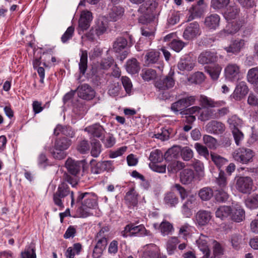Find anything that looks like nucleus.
<instances>
[{
    "label": "nucleus",
    "instance_id": "nucleus-52",
    "mask_svg": "<svg viewBox=\"0 0 258 258\" xmlns=\"http://www.w3.org/2000/svg\"><path fill=\"white\" fill-rule=\"evenodd\" d=\"M203 141L205 144L210 149H216L217 147V142L216 140L209 135H204L203 137Z\"/></svg>",
    "mask_w": 258,
    "mask_h": 258
},
{
    "label": "nucleus",
    "instance_id": "nucleus-56",
    "mask_svg": "<svg viewBox=\"0 0 258 258\" xmlns=\"http://www.w3.org/2000/svg\"><path fill=\"white\" fill-rule=\"evenodd\" d=\"M90 149V145L88 141L82 140L79 142L77 146V150L81 153L84 154L87 152Z\"/></svg>",
    "mask_w": 258,
    "mask_h": 258
},
{
    "label": "nucleus",
    "instance_id": "nucleus-35",
    "mask_svg": "<svg viewBox=\"0 0 258 258\" xmlns=\"http://www.w3.org/2000/svg\"><path fill=\"white\" fill-rule=\"evenodd\" d=\"M82 250V245L79 243H75L73 246L69 247L65 252L67 258H74L76 254H79Z\"/></svg>",
    "mask_w": 258,
    "mask_h": 258
},
{
    "label": "nucleus",
    "instance_id": "nucleus-58",
    "mask_svg": "<svg viewBox=\"0 0 258 258\" xmlns=\"http://www.w3.org/2000/svg\"><path fill=\"white\" fill-rule=\"evenodd\" d=\"M121 87L118 82H114L110 85L108 94L112 96H117L119 94Z\"/></svg>",
    "mask_w": 258,
    "mask_h": 258
},
{
    "label": "nucleus",
    "instance_id": "nucleus-47",
    "mask_svg": "<svg viewBox=\"0 0 258 258\" xmlns=\"http://www.w3.org/2000/svg\"><path fill=\"white\" fill-rule=\"evenodd\" d=\"M239 11V9L236 7H230L225 13L224 17L228 21L232 20L236 18Z\"/></svg>",
    "mask_w": 258,
    "mask_h": 258
},
{
    "label": "nucleus",
    "instance_id": "nucleus-59",
    "mask_svg": "<svg viewBox=\"0 0 258 258\" xmlns=\"http://www.w3.org/2000/svg\"><path fill=\"white\" fill-rule=\"evenodd\" d=\"M74 30L75 28L74 27L70 26L68 27L61 38V41L63 43H66L71 39L73 36Z\"/></svg>",
    "mask_w": 258,
    "mask_h": 258
},
{
    "label": "nucleus",
    "instance_id": "nucleus-21",
    "mask_svg": "<svg viewBox=\"0 0 258 258\" xmlns=\"http://www.w3.org/2000/svg\"><path fill=\"white\" fill-rule=\"evenodd\" d=\"M240 24L237 22L233 21L231 23L229 22L227 25L225 29L221 31L219 35L220 37H225L229 34H233L236 33L240 29Z\"/></svg>",
    "mask_w": 258,
    "mask_h": 258
},
{
    "label": "nucleus",
    "instance_id": "nucleus-29",
    "mask_svg": "<svg viewBox=\"0 0 258 258\" xmlns=\"http://www.w3.org/2000/svg\"><path fill=\"white\" fill-rule=\"evenodd\" d=\"M124 199L128 207H135L138 204V194L135 189L132 188L126 193Z\"/></svg>",
    "mask_w": 258,
    "mask_h": 258
},
{
    "label": "nucleus",
    "instance_id": "nucleus-31",
    "mask_svg": "<svg viewBox=\"0 0 258 258\" xmlns=\"http://www.w3.org/2000/svg\"><path fill=\"white\" fill-rule=\"evenodd\" d=\"M159 53L154 50L148 51L145 56V62L147 65L155 63L158 60Z\"/></svg>",
    "mask_w": 258,
    "mask_h": 258
},
{
    "label": "nucleus",
    "instance_id": "nucleus-10",
    "mask_svg": "<svg viewBox=\"0 0 258 258\" xmlns=\"http://www.w3.org/2000/svg\"><path fill=\"white\" fill-rule=\"evenodd\" d=\"M76 90L78 96L83 99L90 100L95 97V91L88 84H84L79 86Z\"/></svg>",
    "mask_w": 258,
    "mask_h": 258
},
{
    "label": "nucleus",
    "instance_id": "nucleus-3",
    "mask_svg": "<svg viewBox=\"0 0 258 258\" xmlns=\"http://www.w3.org/2000/svg\"><path fill=\"white\" fill-rule=\"evenodd\" d=\"M71 140L66 137L57 138L54 142V148H45L46 150H48L50 152L53 158L61 160L64 159L67 154L64 152L67 150L71 145Z\"/></svg>",
    "mask_w": 258,
    "mask_h": 258
},
{
    "label": "nucleus",
    "instance_id": "nucleus-5",
    "mask_svg": "<svg viewBox=\"0 0 258 258\" xmlns=\"http://www.w3.org/2000/svg\"><path fill=\"white\" fill-rule=\"evenodd\" d=\"M224 73L227 80L232 82L237 81L240 79V68L236 63H228L224 69Z\"/></svg>",
    "mask_w": 258,
    "mask_h": 258
},
{
    "label": "nucleus",
    "instance_id": "nucleus-22",
    "mask_svg": "<svg viewBox=\"0 0 258 258\" xmlns=\"http://www.w3.org/2000/svg\"><path fill=\"white\" fill-rule=\"evenodd\" d=\"M220 20L218 15L211 14L205 18V24L209 29L215 30L219 25Z\"/></svg>",
    "mask_w": 258,
    "mask_h": 258
},
{
    "label": "nucleus",
    "instance_id": "nucleus-64",
    "mask_svg": "<svg viewBox=\"0 0 258 258\" xmlns=\"http://www.w3.org/2000/svg\"><path fill=\"white\" fill-rule=\"evenodd\" d=\"M223 254V249L220 243L217 241L214 242L213 247V255L217 256L218 258Z\"/></svg>",
    "mask_w": 258,
    "mask_h": 258
},
{
    "label": "nucleus",
    "instance_id": "nucleus-1",
    "mask_svg": "<svg viewBox=\"0 0 258 258\" xmlns=\"http://www.w3.org/2000/svg\"><path fill=\"white\" fill-rule=\"evenodd\" d=\"M76 202L82 204L77 211L79 217L81 218H86L93 215L91 210L97 206L96 196L92 193L79 194Z\"/></svg>",
    "mask_w": 258,
    "mask_h": 258
},
{
    "label": "nucleus",
    "instance_id": "nucleus-45",
    "mask_svg": "<svg viewBox=\"0 0 258 258\" xmlns=\"http://www.w3.org/2000/svg\"><path fill=\"white\" fill-rule=\"evenodd\" d=\"M210 155L212 161L219 168H220L227 162L226 159L215 153L211 152Z\"/></svg>",
    "mask_w": 258,
    "mask_h": 258
},
{
    "label": "nucleus",
    "instance_id": "nucleus-46",
    "mask_svg": "<svg viewBox=\"0 0 258 258\" xmlns=\"http://www.w3.org/2000/svg\"><path fill=\"white\" fill-rule=\"evenodd\" d=\"M222 68L219 64L210 67L207 69V72L213 80H217L219 77Z\"/></svg>",
    "mask_w": 258,
    "mask_h": 258
},
{
    "label": "nucleus",
    "instance_id": "nucleus-36",
    "mask_svg": "<svg viewBox=\"0 0 258 258\" xmlns=\"http://www.w3.org/2000/svg\"><path fill=\"white\" fill-rule=\"evenodd\" d=\"M231 217L233 221L240 222L244 219L245 212L240 206H237L234 210H232Z\"/></svg>",
    "mask_w": 258,
    "mask_h": 258
},
{
    "label": "nucleus",
    "instance_id": "nucleus-20",
    "mask_svg": "<svg viewBox=\"0 0 258 258\" xmlns=\"http://www.w3.org/2000/svg\"><path fill=\"white\" fill-rule=\"evenodd\" d=\"M157 6L155 0H147L139 8V11L141 13L150 15L152 13Z\"/></svg>",
    "mask_w": 258,
    "mask_h": 258
},
{
    "label": "nucleus",
    "instance_id": "nucleus-40",
    "mask_svg": "<svg viewBox=\"0 0 258 258\" xmlns=\"http://www.w3.org/2000/svg\"><path fill=\"white\" fill-rule=\"evenodd\" d=\"M192 166L199 178H203L205 176V168L204 164L202 162L195 160L192 164Z\"/></svg>",
    "mask_w": 258,
    "mask_h": 258
},
{
    "label": "nucleus",
    "instance_id": "nucleus-28",
    "mask_svg": "<svg viewBox=\"0 0 258 258\" xmlns=\"http://www.w3.org/2000/svg\"><path fill=\"white\" fill-rule=\"evenodd\" d=\"M159 229L163 236L171 235L174 231L172 224L166 220H164L160 223Z\"/></svg>",
    "mask_w": 258,
    "mask_h": 258
},
{
    "label": "nucleus",
    "instance_id": "nucleus-6",
    "mask_svg": "<svg viewBox=\"0 0 258 258\" xmlns=\"http://www.w3.org/2000/svg\"><path fill=\"white\" fill-rule=\"evenodd\" d=\"M252 186L253 181L250 177H240L236 181L237 189L243 194L249 193L252 190Z\"/></svg>",
    "mask_w": 258,
    "mask_h": 258
},
{
    "label": "nucleus",
    "instance_id": "nucleus-4",
    "mask_svg": "<svg viewBox=\"0 0 258 258\" xmlns=\"http://www.w3.org/2000/svg\"><path fill=\"white\" fill-rule=\"evenodd\" d=\"M254 153L250 149L241 148L235 150L232 153L234 159L242 164H248L252 161Z\"/></svg>",
    "mask_w": 258,
    "mask_h": 258
},
{
    "label": "nucleus",
    "instance_id": "nucleus-7",
    "mask_svg": "<svg viewBox=\"0 0 258 258\" xmlns=\"http://www.w3.org/2000/svg\"><path fill=\"white\" fill-rule=\"evenodd\" d=\"M201 33L199 25L197 22L190 23L185 29L183 37L184 39L191 40L199 36Z\"/></svg>",
    "mask_w": 258,
    "mask_h": 258
},
{
    "label": "nucleus",
    "instance_id": "nucleus-60",
    "mask_svg": "<svg viewBox=\"0 0 258 258\" xmlns=\"http://www.w3.org/2000/svg\"><path fill=\"white\" fill-rule=\"evenodd\" d=\"M232 134L236 144L239 146L241 143V141L243 139V134L237 127L233 128Z\"/></svg>",
    "mask_w": 258,
    "mask_h": 258
},
{
    "label": "nucleus",
    "instance_id": "nucleus-63",
    "mask_svg": "<svg viewBox=\"0 0 258 258\" xmlns=\"http://www.w3.org/2000/svg\"><path fill=\"white\" fill-rule=\"evenodd\" d=\"M190 233V226L188 224L185 223L180 227L178 235L182 236L184 239H186Z\"/></svg>",
    "mask_w": 258,
    "mask_h": 258
},
{
    "label": "nucleus",
    "instance_id": "nucleus-27",
    "mask_svg": "<svg viewBox=\"0 0 258 258\" xmlns=\"http://www.w3.org/2000/svg\"><path fill=\"white\" fill-rule=\"evenodd\" d=\"M80 60L79 63V71L83 75L85 74L88 67V53L86 50L81 49L80 50Z\"/></svg>",
    "mask_w": 258,
    "mask_h": 258
},
{
    "label": "nucleus",
    "instance_id": "nucleus-61",
    "mask_svg": "<svg viewBox=\"0 0 258 258\" xmlns=\"http://www.w3.org/2000/svg\"><path fill=\"white\" fill-rule=\"evenodd\" d=\"M228 122L231 128L237 127L238 126L242 124V120L237 116L232 115L228 119Z\"/></svg>",
    "mask_w": 258,
    "mask_h": 258
},
{
    "label": "nucleus",
    "instance_id": "nucleus-15",
    "mask_svg": "<svg viewBox=\"0 0 258 258\" xmlns=\"http://www.w3.org/2000/svg\"><path fill=\"white\" fill-rule=\"evenodd\" d=\"M225 129V126L223 123L215 120L209 122L206 126V131L213 134H221Z\"/></svg>",
    "mask_w": 258,
    "mask_h": 258
},
{
    "label": "nucleus",
    "instance_id": "nucleus-51",
    "mask_svg": "<svg viewBox=\"0 0 258 258\" xmlns=\"http://www.w3.org/2000/svg\"><path fill=\"white\" fill-rule=\"evenodd\" d=\"M91 155L94 157H97L101 152V145L99 141L95 140L91 143Z\"/></svg>",
    "mask_w": 258,
    "mask_h": 258
},
{
    "label": "nucleus",
    "instance_id": "nucleus-43",
    "mask_svg": "<svg viewBox=\"0 0 258 258\" xmlns=\"http://www.w3.org/2000/svg\"><path fill=\"white\" fill-rule=\"evenodd\" d=\"M106 26L102 22H101L100 24H98V26L96 27L95 30L92 29L90 31L88 35V37L89 38V39L93 40L94 39V36H93L94 32L95 34L99 36L101 35H102L106 31Z\"/></svg>",
    "mask_w": 258,
    "mask_h": 258
},
{
    "label": "nucleus",
    "instance_id": "nucleus-32",
    "mask_svg": "<svg viewBox=\"0 0 258 258\" xmlns=\"http://www.w3.org/2000/svg\"><path fill=\"white\" fill-rule=\"evenodd\" d=\"M107 230L106 228H103L97 233V237H100V238L98 240L95 246V247L100 248L103 250L105 249L106 246L107 244V238L103 235L105 231H107Z\"/></svg>",
    "mask_w": 258,
    "mask_h": 258
},
{
    "label": "nucleus",
    "instance_id": "nucleus-37",
    "mask_svg": "<svg viewBox=\"0 0 258 258\" xmlns=\"http://www.w3.org/2000/svg\"><path fill=\"white\" fill-rule=\"evenodd\" d=\"M213 196L212 189L209 187H203L199 191V196L204 201L210 200Z\"/></svg>",
    "mask_w": 258,
    "mask_h": 258
},
{
    "label": "nucleus",
    "instance_id": "nucleus-18",
    "mask_svg": "<svg viewBox=\"0 0 258 258\" xmlns=\"http://www.w3.org/2000/svg\"><path fill=\"white\" fill-rule=\"evenodd\" d=\"M217 60V56L215 53L207 51L202 52L198 57L199 62L203 64L213 63Z\"/></svg>",
    "mask_w": 258,
    "mask_h": 258
},
{
    "label": "nucleus",
    "instance_id": "nucleus-12",
    "mask_svg": "<svg viewBox=\"0 0 258 258\" xmlns=\"http://www.w3.org/2000/svg\"><path fill=\"white\" fill-rule=\"evenodd\" d=\"M245 45V41L242 39H237L231 41L229 46L225 47L224 49L227 53L236 54L238 53Z\"/></svg>",
    "mask_w": 258,
    "mask_h": 258
},
{
    "label": "nucleus",
    "instance_id": "nucleus-17",
    "mask_svg": "<svg viewBox=\"0 0 258 258\" xmlns=\"http://www.w3.org/2000/svg\"><path fill=\"white\" fill-rule=\"evenodd\" d=\"M195 65V60L190 56H186L181 58L178 63V69L182 71H190L194 68Z\"/></svg>",
    "mask_w": 258,
    "mask_h": 258
},
{
    "label": "nucleus",
    "instance_id": "nucleus-34",
    "mask_svg": "<svg viewBox=\"0 0 258 258\" xmlns=\"http://www.w3.org/2000/svg\"><path fill=\"white\" fill-rule=\"evenodd\" d=\"M232 211V210L229 206H221L216 210L215 213L216 216L217 218L223 220L227 218L229 216L231 215Z\"/></svg>",
    "mask_w": 258,
    "mask_h": 258
},
{
    "label": "nucleus",
    "instance_id": "nucleus-16",
    "mask_svg": "<svg viewBox=\"0 0 258 258\" xmlns=\"http://www.w3.org/2000/svg\"><path fill=\"white\" fill-rule=\"evenodd\" d=\"M92 18V13L90 11H82L79 21V29L82 31L87 30L90 25Z\"/></svg>",
    "mask_w": 258,
    "mask_h": 258
},
{
    "label": "nucleus",
    "instance_id": "nucleus-39",
    "mask_svg": "<svg viewBox=\"0 0 258 258\" xmlns=\"http://www.w3.org/2000/svg\"><path fill=\"white\" fill-rule=\"evenodd\" d=\"M127 44V40L125 38L123 37L118 38L114 42L113 50L116 52L119 53L126 47Z\"/></svg>",
    "mask_w": 258,
    "mask_h": 258
},
{
    "label": "nucleus",
    "instance_id": "nucleus-8",
    "mask_svg": "<svg viewBox=\"0 0 258 258\" xmlns=\"http://www.w3.org/2000/svg\"><path fill=\"white\" fill-rule=\"evenodd\" d=\"M174 72L170 71L168 75L157 81L155 86L159 90H165L172 88L175 84Z\"/></svg>",
    "mask_w": 258,
    "mask_h": 258
},
{
    "label": "nucleus",
    "instance_id": "nucleus-38",
    "mask_svg": "<svg viewBox=\"0 0 258 258\" xmlns=\"http://www.w3.org/2000/svg\"><path fill=\"white\" fill-rule=\"evenodd\" d=\"M246 206L250 209L258 208V194H253L245 200Z\"/></svg>",
    "mask_w": 258,
    "mask_h": 258
},
{
    "label": "nucleus",
    "instance_id": "nucleus-9",
    "mask_svg": "<svg viewBox=\"0 0 258 258\" xmlns=\"http://www.w3.org/2000/svg\"><path fill=\"white\" fill-rule=\"evenodd\" d=\"M84 131L87 132L91 138H100L104 137L106 133L104 128L99 123L89 125L84 128Z\"/></svg>",
    "mask_w": 258,
    "mask_h": 258
},
{
    "label": "nucleus",
    "instance_id": "nucleus-54",
    "mask_svg": "<svg viewBox=\"0 0 258 258\" xmlns=\"http://www.w3.org/2000/svg\"><path fill=\"white\" fill-rule=\"evenodd\" d=\"M225 189V188H222L216 190L215 198L218 202H224L228 199L229 196Z\"/></svg>",
    "mask_w": 258,
    "mask_h": 258
},
{
    "label": "nucleus",
    "instance_id": "nucleus-2",
    "mask_svg": "<svg viewBox=\"0 0 258 258\" xmlns=\"http://www.w3.org/2000/svg\"><path fill=\"white\" fill-rule=\"evenodd\" d=\"M69 196L71 197L72 206L75 203L74 192L70 190L69 185L66 183H61L58 185L57 190L53 195V202L54 205L60 209L63 208L64 199Z\"/></svg>",
    "mask_w": 258,
    "mask_h": 258
},
{
    "label": "nucleus",
    "instance_id": "nucleus-50",
    "mask_svg": "<svg viewBox=\"0 0 258 258\" xmlns=\"http://www.w3.org/2000/svg\"><path fill=\"white\" fill-rule=\"evenodd\" d=\"M141 76L145 81H149L156 78V72L151 69H144L142 71Z\"/></svg>",
    "mask_w": 258,
    "mask_h": 258
},
{
    "label": "nucleus",
    "instance_id": "nucleus-55",
    "mask_svg": "<svg viewBox=\"0 0 258 258\" xmlns=\"http://www.w3.org/2000/svg\"><path fill=\"white\" fill-rule=\"evenodd\" d=\"M185 43L180 40H173L169 44L170 47L176 52H179L184 47Z\"/></svg>",
    "mask_w": 258,
    "mask_h": 258
},
{
    "label": "nucleus",
    "instance_id": "nucleus-41",
    "mask_svg": "<svg viewBox=\"0 0 258 258\" xmlns=\"http://www.w3.org/2000/svg\"><path fill=\"white\" fill-rule=\"evenodd\" d=\"M149 159L151 162L150 164L161 162L163 160V153L160 150H154L151 152Z\"/></svg>",
    "mask_w": 258,
    "mask_h": 258
},
{
    "label": "nucleus",
    "instance_id": "nucleus-25",
    "mask_svg": "<svg viewBox=\"0 0 258 258\" xmlns=\"http://www.w3.org/2000/svg\"><path fill=\"white\" fill-rule=\"evenodd\" d=\"M125 69L130 74H137L140 70V63L136 58H132L126 61Z\"/></svg>",
    "mask_w": 258,
    "mask_h": 258
},
{
    "label": "nucleus",
    "instance_id": "nucleus-62",
    "mask_svg": "<svg viewBox=\"0 0 258 258\" xmlns=\"http://www.w3.org/2000/svg\"><path fill=\"white\" fill-rule=\"evenodd\" d=\"M195 148L200 155L204 156L205 158L209 156V151L206 147L200 143H196L195 144Z\"/></svg>",
    "mask_w": 258,
    "mask_h": 258
},
{
    "label": "nucleus",
    "instance_id": "nucleus-19",
    "mask_svg": "<svg viewBox=\"0 0 258 258\" xmlns=\"http://www.w3.org/2000/svg\"><path fill=\"white\" fill-rule=\"evenodd\" d=\"M208 240L207 236L202 235L197 241L199 248L204 254L203 258H208L210 255V250L208 245Z\"/></svg>",
    "mask_w": 258,
    "mask_h": 258
},
{
    "label": "nucleus",
    "instance_id": "nucleus-48",
    "mask_svg": "<svg viewBox=\"0 0 258 258\" xmlns=\"http://www.w3.org/2000/svg\"><path fill=\"white\" fill-rule=\"evenodd\" d=\"M248 81L253 84L258 83V68H254L250 69L247 73Z\"/></svg>",
    "mask_w": 258,
    "mask_h": 258
},
{
    "label": "nucleus",
    "instance_id": "nucleus-24",
    "mask_svg": "<svg viewBox=\"0 0 258 258\" xmlns=\"http://www.w3.org/2000/svg\"><path fill=\"white\" fill-rule=\"evenodd\" d=\"M124 13V9L119 6H113L108 14L109 18L111 21H116L120 19Z\"/></svg>",
    "mask_w": 258,
    "mask_h": 258
},
{
    "label": "nucleus",
    "instance_id": "nucleus-42",
    "mask_svg": "<svg viewBox=\"0 0 258 258\" xmlns=\"http://www.w3.org/2000/svg\"><path fill=\"white\" fill-rule=\"evenodd\" d=\"M191 14L188 18L187 21H190L197 17H200L204 12V8L203 6L196 5L192 8V10H190Z\"/></svg>",
    "mask_w": 258,
    "mask_h": 258
},
{
    "label": "nucleus",
    "instance_id": "nucleus-30",
    "mask_svg": "<svg viewBox=\"0 0 258 258\" xmlns=\"http://www.w3.org/2000/svg\"><path fill=\"white\" fill-rule=\"evenodd\" d=\"M195 174L191 169H186L180 173V181L183 184L190 183L194 179Z\"/></svg>",
    "mask_w": 258,
    "mask_h": 258
},
{
    "label": "nucleus",
    "instance_id": "nucleus-11",
    "mask_svg": "<svg viewBox=\"0 0 258 258\" xmlns=\"http://www.w3.org/2000/svg\"><path fill=\"white\" fill-rule=\"evenodd\" d=\"M248 92V88L245 82H239L231 95V97L236 100H241Z\"/></svg>",
    "mask_w": 258,
    "mask_h": 258
},
{
    "label": "nucleus",
    "instance_id": "nucleus-23",
    "mask_svg": "<svg viewBox=\"0 0 258 258\" xmlns=\"http://www.w3.org/2000/svg\"><path fill=\"white\" fill-rule=\"evenodd\" d=\"M81 163L78 161L68 159L66 162V166L68 171L72 174L77 175L81 170Z\"/></svg>",
    "mask_w": 258,
    "mask_h": 258
},
{
    "label": "nucleus",
    "instance_id": "nucleus-33",
    "mask_svg": "<svg viewBox=\"0 0 258 258\" xmlns=\"http://www.w3.org/2000/svg\"><path fill=\"white\" fill-rule=\"evenodd\" d=\"M164 201L166 205L170 207H175L179 202L178 198L172 192H169L165 195Z\"/></svg>",
    "mask_w": 258,
    "mask_h": 258
},
{
    "label": "nucleus",
    "instance_id": "nucleus-13",
    "mask_svg": "<svg viewBox=\"0 0 258 258\" xmlns=\"http://www.w3.org/2000/svg\"><path fill=\"white\" fill-rule=\"evenodd\" d=\"M199 101L200 104L204 107H218L224 106L226 104L224 101H215L214 99L203 95H200Z\"/></svg>",
    "mask_w": 258,
    "mask_h": 258
},
{
    "label": "nucleus",
    "instance_id": "nucleus-49",
    "mask_svg": "<svg viewBox=\"0 0 258 258\" xmlns=\"http://www.w3.org/2000/svg\"><path fill=\"white\" fill-rule=\"evenodd\" d=\"M229 3L230 0H211V6L215 10H221L226 8Z\"/></svg>",
    "mask_w": 258,
    "mask_h": 258
},
{
    "label": "nucleus",
    "instance_id": "nucleus-57",
    "mask_svg": "<svg viewBox=\"0 0 258 258\" xmlns=\"http://www.w3.org/2000/svg\"><path fill=\"white\" fill-rule=\"evenodd\" d=\"M132 236H141L144 233L146 229L143 225L135 226L133 224H131Z\"/></svg>",
    "mask_w": 258,
    "mask_h": 258
},
{
    "label": "nucleus",
    "instance_id": "nucleus-26",
    "mask_svg": "<svg viewBox=\"0 0 258 258\" xmlns=\"http://www.w3.org/2000/svg\"><path fill=\"white\" fill-rule=\"evenodd\" d=\"M179 242L178 237L176 236H171L168 239L166 243V248L169 255L174 253Z\"/></svg>",
    "mask_w": 258,
    "mask_h": 258
},
{
    "label": "nucleus",
    "instance_id": "nucleus-14",
    "mask_svg": "<svg viewBox=\"0 0 258 258\" xmlns=\"http://www.w3.org/2000/svg\"><path fill=\"white\" fill-rule=\"evenodd\" d=\"M212 217L210 212L203 210H200L196 214V222L200 226H205L210 222Z\"/></svg>",
    "mask_w": 258,
    "mask_h": 258
},
{
    "label": "nucleus",
    "instance_id": "nucleus-53",
    "mask_svg": "<svg viewBox=\"0 0 258 258\" xmlns=\"http://www.w3.org/2000/svg\"><path fill=\"white\" fill-rule=\"evenodd\" d=\"M180 155L184 161H189L193 157L194 153L190 148L185 147L180 150Z\"/></svg>",
    "mask_w": 258,
    "mask_h": 258
},
{
    "label": "nucleus",
    "instance_id": "nucleus-44",
    "mask_svg": "<svg viewBox=\"0 0 258 258\" xmlns=\"http://www.w3.org/2000/svg\"><path fill=\"white\" fill-rule=\"evenodd\" d=\"M185 166L184 164L180 161H174L170 163L167 166L169 172L176 173Z\"/></svg>",
    "mask_w": 258,
    "mask_h": 258
}]
</instances>
